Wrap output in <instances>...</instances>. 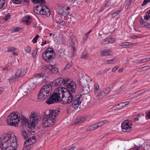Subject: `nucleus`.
Masks as SVG:
<instances>
[{
	"label": "nucleus",
	"instance_id": "1",
	"mask_svg": "<svg viewBox=\"0 0 150 150\" xmlns=\"http://www.w3.org/2000/svg\"><path fill=\"white\" fill-rule=\"evenodd\" d=\"M73 100V95L67 91L66 88L58 87L55 90L53 94L46 101V103L50 105L59 101L65 105L71 103Z\"/></svg>",
	"mask_w": 150,
	"mask_h": 150
},
{
	"label": "nucleus",
	"instance_id": "2",
	"mask_svg": "<svg viewBox=\"0 0 150 150\" xmlns=\"http://www.w3.org/2000/svg\"><path fill=\"white\" fill-rule=\"evenodd\" d=\"M16 138L14 134L5 135L0 140V147L2 150H15L17 147Z\"/></svg>",
	"mask_w": 150,
	"mask_h": 150
},
{
	"label": "nucleus",
	"instance_id": "3",
	"mask_svg": "<svg viewBox=\"0 0 150 150\" xmlns=\"http://www.w3.org/2000/svg\"><path fill=\"white\" fill-rule=\"evenodd\" d=\"M49 111V114L46 115V116L43 118L42 123L45 127H49L54 125L56 122V117L59 114V111L58 110H50Z\"/></svg>",
	"mask_w": 150,
	"mask_h": 150
},
{
	"label": "nucleus",
	"instance_id": "4",
	"mask_svg": "<svg viewBox=\"0 0 150 150\" xmlns=\"http://www.w3.org/2000/svg\"><path fill=\"white\" fill-rule=\"evenodd\" d=\"M39 116L35 113L31 114L29 116V122L28 119L24 117L22 118L21 120V123L22 125H28L29 128L31 129H34L36 126V123L38 120Z\"/></svg>",
	"mask_w": 150,
	"mask_h": 150
},
{
	"label": "nucleus",
	"instance_id": "5",
	"mask_svg": "<svg viewBox=\"0 0 150 150\" xmlns=\"http://www.w3.org/2000/svg\"><path fill=\"white\" fill-rule=\"evenodd\" d=\"M34 12L38 14L49 16L50 13V9L44 4H39L33 8Z\"/></svg>",
	"mask_w": 150,
	"mask_h": 150
},
{
	"label": "nucleus",
	"instance_id": "6",
	"mask_svg": "<svg viewBox=\"0 0 150 150\" xmlns=\"http://www.w3.org/2000/svg\"><path fill=\"white\" fill-rule=\"evenodd\" d=\"M51 91L52 86L50 84L44 85L39 91L38 95V98L44 99L51 94Z\"/></svg>",
	"mask_w": 150,
	"mask_h": 150
},
{
	"label": "nucleus",
	"instance_id": "7",
	"mask_svg": "<svg viewBox=\"0 0 150 150\" xmlns=\"http://www.w3.org/2000/svg\"><path fill=\"white\" fill-rule=\"evenodd\" d=\"M19 113L16 112H12L8 117L7 120V124L11 126H15L19 122L20 119Z\"/></svg>",
	"mask_w": 150,
	"mask_h": 150
},
{
	"label": "nucleus",
	"instance_id": "8",
	"mask_svg": "<svg viewBox=\"0 0 150 150\" xmlns=\"http://www.w3.org/2000/svg\"><path fill=\"white\" fill-rule=\"evenodd\" d=\"M64 86L67 88L66 89L67 91L69 92V93H71L70 92L72 93L75 92L76 86V83L73 81L67 79L65 84H64Z\"/></svg>",
	"mask_w": 150,
	"mask_h": 150
},
{
	"label": "nucleus",
	"instance_id": "9",
	"mask_svg": "<svg viewBox=\"0 0 150 150\" xmlns=\"http://www.w3.org/2000/svg\"><path fill=\"white\" fill-rule=\"evenodd\" d=\"M132 123L127 120L124 121L121 124L122 131L124 132H129L131 130Z\"/></svg>",
	"mask_w": 150,
	"mask_h": 150
},
{
	"label": "nucleus",
	"instance_id": "10",
	"mask_svg": "<svg viewBox=\"0 0 150 150\" xmlns=\"http://www.w3.org/2000/svg\"><path fill=\"white\" fill-rule=\"evenodd\" d=\"M94 96L96 100H98L100 98L103 96L102 91H101L99 88V85L96 83L94 85Z\"/></svg>",
	"mask_w": 150,
	"mask_h": 150
},
{
	"label": "nucleus",
	"instance_id": "11",
	"mask_svg": "<svg viewBox=\"0 0 150 150\" xmlns=\"http://www.w3.org/2000/svg\"><path fill=\"white\" fill-rule=\"evenodd\" d=\"M43 71L46 73H50L56 74L58 72V70L56 66H43Z\"/></svg>",
	"mask_w": 150,
	"mask_h": 150
},
{
	"label": "nucleus",
	"instance_id": "12",
	"mask_svg": "<svg viewBox=\"0 0 150 150\" xmlns=\"http://www.w3.org/2000/svg\"><path fill=\"white\" fill-rule=\"evenodd\" d=\"M81 95H77L76 96L75 98H73V101L72 103V106L73 108L75 109H77L78 108L79 106L82 103L81 100Z\"/></svg>",
	"mask_w": 150,
	"mask_h": 150
},
{
	"label": "nucleus",
	"instance_id": "13",
	"mask_svg": "<svg viewBox=\"0 0 150 150\" xmlns=\"http://www.w3.org/2000/svg\"><path fill=\"white\" fill-rule=\"evenodd\" d=\"M90 78L88 76H82L81 78L79 79L78 84L82 86L88 85V82L90 81Z\"/></svg>",
	"mask_w": 150,
	"mask_h": 150
},
{
	"label": "nucleus",
	"instance_id": "14",
	"mask_svg": "<svg viewBox=\"0 0 150 150\" xmlns=\"http://www.w3.org/2000/svg\"><path fill=\"white\" fill-rule=\"evenodd\" d=\"M67 79H64L63 78H58L56 79L54 81V85L56 87L62 86L65 84L66 81Z\"/></svg>",
	"mask_w": 150,
	"mask_h": 150
},
{
	"label": "nucleus",
	"instance_id": "15",
	"mask_svg": "<svg viewBox=\"0 0 150 150\" xmlns=\"http://www.w3.org/2000/svg\"><path fill=\"white\" fill-rule=\"evenodd\" d=\"M81 96V100L83 105L86 106L90 101L91 98L90 96L88 95H83V96Z\"/></svg>",
	"mask_w": 150,
	"mask_h": 150
},
{
	"label": "nucleus",
	"instance_id": "16",
	"mask_svg": "<svg viewBox=\"0 0 150 150\" xmlns=\"http://www.w3.org/2000/svg\"><path fill=\"white\" fill-rule=\"evenodd\" d=\"M76 41V37L74 35H71L67 42V45L69 47H74Z\"/></svg>",
	"mask_w": 150,
	"mask_h": 150
},
{
	"label": "nucleus",
	"instance_id": "17",
	"mask_svg": "<svg viewBox=\"0 0 150 150\" xmlns=\"http://www.w3.org/2000/svg\"><path fill=\"white\" fill-rule=\"evenodd\" d=\"M70 8V7H67L66 8H60L59 11V14L64 16L69 15L70 14V11L69 10Z\"/></svg>",
	"mask_w": 150,
	"mask_h": 150
},
{
	"label": "nucleus",
	"instance_id": "18",
	"mask_svg": "<svg viewBox=\"0 0 150 150\" xmlns=\"http://www.w3.org/2000/svg\"><path fill=\"white\" fill-rule=\"evenodd\" d=\"M108 122V120H104L93 124V126H94V127H95V129H97L100 128L102 126L107 123Z\"/></svg>",
	"mask_w": 150,
	"mask_h": 150
},
{
	"label": "nucleus",
	"instance_id": "19",
	"mask_svg": "<svg viewBox=\"0 0 150 150\" xmlns=\"http://www.w3.org/2000/svg\"><path fill=\"white\" fill-rule=\"evenodd\" d=\"M34 76L38 79L41 78L43 79L42 81L43 83H45L47 81L45 79L46 76L42 73L36 74Z\"/></svg>",
	"mask_w": 150,
	"mask_h": 150
},
{
	"label": "nucleus",
	"instance_id": "20",
	"mask_svg": "<svg viewBox=\"0 0 150 150\" xmlns=\"http://www.w3.org/2000/svg\"><path fill=\"white\" fill-rule=\"evenodd\" d=\"M81 91L83 95H88L87 94L89 91V85L82 86V88H81Z\"/></svg>",
	"mask_w": 150,
	"mask_h": 150
},
{
	"label": "nucleus",
	"instance_id": "21",
	"mask_svg": "<svg viewBox=\"0 0 150 150\" xmlns=\"http://www.w3.org/2000/svg\"><path fill=\"white\" fill-rule=\"evenodd\" d=\"M22 20L23 22L27 25H29L31 23V18L29 16L24 17Z\"/></svg>",
	"mask_w": 150,
	"mask_h": 150
},
{
	"label": "nucleus",
	"instance_id": "22",
	"mask_svg": "<svg viewBox=\"0 0 150 150\" xmlns=\"http://www.w3.org/2000/svg\"><path fill=\"white\" fill-rule=\"evenodd\" d=\"M22 69H19L17 70L15 74V76L16 77H22L25 73H26L25 71L22 72Z\"/></svg>",
	"mask_w": 150,
	"mask_h": 150
},
{
	"label": "nucleus",
	"instance_id": "23",
	"mask_svg": "<svg viewBox=\"0 0 150 150\" xmlns=\"http://www.w3.org/2000/svg\"><path fill=\"white\" fill-rule=\"evenodd\" d=\"M129 103V102L128 101L120 103L118 104L117 105H116V108L117 110H120L122 109L124 106L128 104Z\"/></svg>",
	"mask_w": 150,
	"mask_h": 150
},
{
	"label": "nucleus",
	"instance_id": "24",
	"mask_svg": "<svg viewBox=\"0 0 150 150\" xmlns=\"http://www.w3.org/2000/svg\"><path fill=\"white\" fill-rule=\"evenodd\" d=\"M42 58L45 61L49 63L53 62L54 60V58L52 56L42 57Z\"/></svg>",
	"mask_w": 150,
	"mask_h": 150
},
{
	"label": "nucleus",
	"instance_id": "25",
	"mask_svg": "<svg viewBox=\"0 0 150 150\" xmlns=\"http://www.w3.org/2000/svg\"><path fill=\"white\" fill-rule=\"evenodd\" d=\"M110 91V88L109 87H107L104 88L102 91L103 96H105L106 95L109 93Z\"/></svg>",
	"mask_w": 150,
	"mask_h": 150
},
{
	"label": "nucleus",
	"instance_id": "26",
	"mask_svg": "<svg viewBox=\"0 0 150 150\" xmlns=\"http://www.w3.org/2000/svg\"><path fill=\"white\" fill-rule=\"evenodd\" d=\"M100 55L103 56H110V51L106 50L102 51H101Z\"/></svg>",
	"mask_w": 150,
	"mask_h": 150
},
{
	"label": "nucleus",
	"instance_id": "27",
	"mask_svg": "<svg viewBox=\"0 0 150 150\" xmlns=\"http://www.w3.org/2000/svg\"><path fill=\"white\" fill-rule=\"evenodd\" d=\"M88 57V55L86 51H84L82 53L81 58L82 59H87Z\"/></svg>",
	"mask_w": 150,
	"mask_h": 150
},
{
	"label": "nucleus",
	"instance_id": "28",
	"mask_svg": "<svg viewBox=\"0 0 150 150\" xmlns=\"http://www.w3.org/2000/svg\"><path fill=\"white\" fill-rule=\"evenodd\" d=\"M54 21L57 24H60L62 25H64L66 24V23L65 21H61V20L59 21L57 19H56L54 20Z\"/></svg>",
	"mask_w": 150,
	"mask_h": 150
},
{
	"label": "nucleus",
	"instance_id": "29",
	"mask_svg": "<svg viewBox=\"0 0 150 150\" xmlns=\"http://www.w3.org/2000/svg\"><path fill=\"white\" fill-rule=\"evenodd\" d=\"M110 2H108V1L105 4V5H102L101 6V10H100V11H99V12H101V11H102L105 8H106V7H109L110 5Z\"/></svg>",
	"mask_w": 150,
	"mask_h": 150
},
{
	"label": "nucleus",
	"instance_id": "30",
	"mask_svg": "<svg viewBox=\"0 0 150 150\" xmlns=\"http://www.w3.org/2000/svg\"><path fill=\"white\" fill-rule=\"evenodd\" d=\"M85 120V118L84 117H79L76 121V122L78 124H81Z\"/></svg>",
	"mask_w": 150,
	"mask_h": 150
},
{
	"label": "nucleus",
	"instance_id": "31",
	"mask_svg": "<svg viewBox=\"0 0 150 150\" xmlns=\"http://www.w3.org/2000/svg\"><path fill=\"white\" fill-rule=\"evenodd\" d=\"M34 3H39L44 4L45 3V0H32Z\"/></svg>",
	"mask_w": 150,
	"mask_h": 150
},
{
	"label": "nucleus",
	"instance_id": "32",
	"mask_svg": "<svg viewBox=\"0 0 150 150\" xmlns=\"http://www.w3.org/2000/svg\"><path fill=\"white\" fill-rule=\"evenodd\" d=\"M32 144V143L29 140V139H28L25 142L24 144V146L29 147Z\"/></svg>",
	"mask_w": 150,
	"mask_h": 150
},
{
	"label": "nucleus",
	"instance_id": "33",
	"mask_svg": "<svg viewBox=\"0 0 150 150\" xmlns=\"http://www.w3.org/2000/svg\"><path fill=\"white\" fill-rule=\"evenodd\" d=\"M121 12L120 10H117L115 12H114L112 14V17L115 18Z\"/></svg>",
	"mask_w": 150,
	"mask_h": 150
},
{
	"label": "nucleus",
	"instance_id": "34",
	"mask_svg": "<svg viewBox=\"0 0 150 150\" xmlns=\"http://www.w3.org/2000/svg\"><path fill=\"white\" fill-rule=\"evenodd\" d=\"M53 54L45 51L42 54V57L53 56Z\"/></svg>",
	"mask_w": 150,
	"mask_h": 150
},
{
	"label": "nucleus",
	"instance_id": "35",
	"mask_svg": "<svg viewBox=\"0 0 150 150\" xmlns=\"http://www.w3.org/2000/svg\"><path fill=\"white\" fill-rule=\"evenodd\" d=\"M21 134L25 139H26L28 137V134L25 131H22L21 132Z\"/></svg>",
	"mask_w": 150,
	"mask_h": 150
},
{
	"label": "nucleus",
	"instance_id": "36",
	"mask_svg": "<svg viewBox=\"0 0 150 150\" xmlns=\"http://www.w3.org/2000/svg\"><path fill=\"white\" fill-rule=\"evenodd\" d=\"M142 24L144 25V26L146 28H150V23H147L146 21H144L143 22V23Z\"/></svg>",
	"mask_w": 150,
	"mask_h": 150
},
{
	"label": "nucleus",
	"instance_id": "37",
	"mask_svg": "<svg viewBox=\"0 0 150 150\" xmlns=\"http://www.w3.org/2000/svg\"><path fill=\"white\" fill-rule=\"evenodd\" d=\"M35 136H33L32 137L29 138V140L32 144L34 143L35 142Z\"/></svg>",
	"mask_w": 150,
	"mask_h": 150
},
{
	"label": "nucleus",
	"instance_id": "38",
	"mask_svg": "<svg viewBox=\"0 0 150 150\" xmlns=\"http://www.w3.org/2000/svg\"><path fill=\"white\" fill-rule=\"evenodd\" d=\"M45 51L50 53H52V54H53V53L54 52L53 49L52 48L50 47H49L47 48Z\"/></svg>",
	"mask_w": 150,
	"mask_h": 150
},
{
	"label": "nucleus",
	"instance_id": "39",
	"mask_svg": "<svg viewBox=\"0 0 150 150\" xmlns=\"http://www.w3.org/2000/svg\"><path fill=\"white\" fill-rule=\"evenodd\" d=\"M95 129V127H94V126H93V125H91L90 127H89L86 129V131L87 132L92 131L94 129Z\"/></svg>",
	"mask_w": 150,
	"mask_h": 150
},
{
	"label": "nucleus",
	"instance_id": "40",
	"mask_svg": "<svg viewBox=\"0 0 150 150\" xmlns=\"http://www.w3.org/2000/svg\"><path fill=\"white\" fill-rule=\"evenodd\" d=\"M5 3V0H0V9L3 7Z\"/></svg>",
	"mask_w": 150,
	"mask_h": 150
},
{
	"label": "nucleus",
	"instance_id": "41",
	"mask_svg": "<svg viewBox=\"0 0 150 150\" xmlns=\"http://www.w3.org/2000/svg\"><path fill=\"white\" fill-rule=\"evenodd\" d=\"M39 37V35H36V36L32 40V42L33 43H37V40Z\"/></svg>",
	"mask_w": 150,
	"mask_h": 150
},
{
	"label": "nucleus",
	"instance_id": "42",
	"mask_svg": "<svg viewBox=\"0 0 150 150\" xmlns=\"http://www.w3.org/2000/svg\"><path fill=\"white\" fill-rule=\"evenodd\" d=\"M133 0H126V6H127V8H128V7L130 5L131 3L132 2Z\"/></svg>",
	"mask_w": 150,
	"mask_h": 150
},
{
	"label": "nucleus",
	"instance_id": "43",
	"mask_svg": "<svg viewBox=\"0 0 150 150\" xmlns=\"http://www.w3.org/2000/svg\"><path fill=\"white\" fill-rule=\"evenodd\" d=\"M107 41L108 43H112L115 41V39L110 37L108 39Z\"/></svg>",
	"mask_w": 150,
	"mask_h": 150
},
{
	"label": "nucleus",
	"instance_id": "44",
	"mask_svg": "<svg viewBox=\"0 0 150 150\" xmlns=\"http://www.w3.org/2000/svg\"><path fill=\"white\" fill-rule=\"evenodd\" d=\"M140 115L139 114L137 115V116L135 115L133 117V119L135 121L139 120V118H140Z\"/></svg>",
	"mask_w": 150,
	"mask_h": 150
},
{
	"label": "nucleus",
	"instance_id": "45",
	"mask_svg": "<svg viewBox=\"0 0 150 150\" xmlns=\"http://www.w3.org/2000/svg\"><path fill=\"white\" fill-rule=\"evenodd\" d=\"M150 13L148 11L146 13V16H145L144 17V19L146 21L149 20V18H150V16H148V14Z\"/></svg>",
	"mask_w": 150,
	"mask_h": 150
},
{
	"label": "nucleus",
	"instance_id": "46",
	"mask_svg": "<svg viewBox=\"0 0 150 150\" xmlns=\"http://www.w3.org/2000/svg\"><path fill=\"white\" fill-rule=\"evenodd\" d=\"M130 42H124V48H129V47L130 45Z\"/></svg>",
	"mask_w": 150,
	"mask_h": 150
},
{
	"label": "nucleus",
	"instance_id": "47",
	"mask_svg": "<svg viewBox=\"0 0 150 150\" xmlns=\"http://www.w3.org/2000/svg\"><path fill=\"white\" fill-rule=\"evenodd\" d=\"M13 2L16 4H19L21 2V0H11Z\"/></svg>",
	"mask_w": 150,
	"mask_h": 150
},
{
	"label": "nucleus",
	"instance_id": "48",
	"mask_svg": "<svg viewBox=\"0 0 150 150\" xmlns=\"http://www.w3.org/2000/svg\"><path fill=\"white\" fill-rule=\"evenodd\" d=\"M88 37L85 35L83 36V39L81 43L82 44L87 39Z\"/></svg>",
	"mask_w": 150,
	"mask_h": 150
},
{
	"label": "nucleus",
	"instance_id": "49",
	"mask_svg": "<svg viewBox=\"0 0 150 150\" xmlns=\"http://www.w3.org/2000/svg\"><path fill=\"white\" fill-rule=\"evenodd\" d=\"M16 50V48L13 47H9L8 49V52H11Z\"/></svg>",
	"mask_w": 150,
	"mask_h": 150
},
{
	"label": "nucleus",
	"instance_id": "50",
	"mask_svg": "<svg viewBox=\"0 0 150 150\" xmlns=\"http://www.w3.org/2000/svg\"><path fill=\"white\" fill-rule=\"evenodd\" d=\"M25 51L27 52L30 53V52L31 48L29 47H25Z\"/></svg>",
	"mask_w": 150,
	"mask_h": 150
},
{
	"label": "nucleus",
	"instance_id": "51",
	"mask_svg": "<svg viewBox=\"0 0 150 150\" xmlns=\"http://www.w3.org/2000/svg\"><path fill=\"white\" fill-rule=\"evenodd\" d=\"M150 147V145L149 144H144V149L145 150H147V149H149Z\"/></svg>",
	"mask_w": 150,
	"mask_h": 150
},
{
	"label": "nucleus",
	"instance_id": "52",
	"mask_svg": "<svg viewBox=\"0 0 150 150\" xmlns=\"http://www.w3.org/2000/svg\"><path fill=\"white\" fill-rule=\"evenodd\" d=\"M149 61H150V58H147L145 59H142V60H141V63H143V62Z\"/></svg>",
	"mask_w": 150,
	"mask_h": 150
},
{
	"label": "nucleus",
	"instance_id": "53",
	"mask_svg": "<svg viewBox=\"0 0 150 150\" xmlns=\"http://www.w3.org/2000/svg\"><path fill=\"white\" fill-rule=\"evenodd\" d=\"M150 2V0H144L142 4V6H144L148 3Z\"/></svg>",
	"mask_w": 150,
	"mask_h": 150
},
{
	"label": "nucleus",
	"instance_id": "54",
	"mask_svg": "<svg viewBox=\"0 0 150 150\" xmlns=\"http://www.w3.org/2000/svg\"><path fill=\"white\" fill-rule=\"evenodd\" d=\"M146 66H144L142 67L141 68H139V71H144L145 70H146L147 69H146Z\"/></svg>",
	"mask_w": 150,
	"mask_h": 150
},
{
	"label": "nucleus",
	"instance_id": "55",
	"mask_svg": "<svg viewBox=\"0 0 150 150\" xmlns=\"http://www.w3.org/2000/svg\"><path fill=\"white\" fill-rule=\"evenodd\" d=\"M114 62V59H112L107 61V62L109 64H112Z\"/></svg>",
	"mask_w": 150,
	"mask_h": 150
},
{
	"label": "nucleus",
	"instance_id": "56",
	"mask_svg": "<svg viewBox=\"0 0 150 150\" xmlns=\"http://www.w3.org/2000/svg\"><path fill=\"white\" fill-rule=\"evenodd\" d=\"M22 28H16L14 29V32L19 31L20 30H21Z\"/></svg>",
	"mask_w": 150,
	"mask_h": 150
},
{
	"label": "nucleus",
	"instance_id": "57",
	"mask_svg": "<svg viewBox=\"0 0 150 150\" xmlns=\"http://www.w3.org/2000/svg\"><path fill=\"white\" fill-rule=\"evenodd\" d=\"M23 3H27L28 4L29 2V0H21V2Z\"/></svg>",
	"mask_w": 150,
	"mask_h": 150
},
{
	"label": "nucleus",
	"instance_id": "58",
	"mask_svg": "<svg viewBox=\"0 0 150 150\" xmlns=\"http://www.w3.org/2000/svg\"><path fill=\"white\" fill-rule=\"evenodd\" d=\"M71 47V51L73 52V54H74V52H75L76 50L75 48V45L74 47Z\"/></svg>",
	"mask_w": 150,
	"mask_h": 150
},
{
	"label": "nucleus",
	"instance_id": "59",
	"mask_svg": "<svg viewBox=\"0 0 150 150\" xmlns=\"http://www.w3.org/2000/svg\"><path fill=\"white\" fill-rule=\"evenodd\" d=\"M30 147L24 146L22 150H30Z\"/></svg>",
	"mask_w": 150,
	"mask_h": 150
},
{
	"label": "nucleus",
	"instance_id": "60",
	"mask_svg": "<svg viewBox=\"0 0 150 150\" xmlns=\"http://www.w3.org/2000/svg\"><path fill=\"white\" fill-rule=\"evenodd\" d=\"M146 115L150 119V111L146 113Z\"/></svg>",
	"mask_w": 150,
	"mask_h": 150
},
{
	"label": "nucleus",
	"instance_id": "61",
	"mask_svg": "<svg viewBox=\"0 0 150 150\" xmlns=\"http://www.w3.org/2000/svg\"><path fill=\"white\" fill-rule=\"evenodd\" d=\"M37 53V50H35L33 51V54L34 56H35Z\"/></svg>",
	"mask_w": 150,
	"mask_h": 150
},
{
	"label": "nucleus",
	"instance_id": "62",
	"mask_svg": "<svg viewBox=\"0 0 150 150\" xmlns=\"http://www.w3.org/2000/svg\"><path fill=\"white\" fill-rule=\"evenodd\" d=\"M118 67H115L114 68H113L112 69V71L113 72H114L117 69Z\"/></svg>",
	"mask_w": 150,
	"mask_h": 150
},
{
	"label": "nucleus",
	"instance_id": "63",
	"mask_svg": "<svg viewBox=\"0 0 150 150\" xmlns=\"http://www.w3.org/2000/svg\"><path fill=\"white\" fill-rule=\"evenodd\" d=\"M8 67L6 66L5 67H4L3 69V71H5V72H6L8 70Z\"/></svg>",
	"mask_w": 150,
	"mask_h": 150
},
{
	"label": "nucleus",
	"instance_id": "64",
	"mask_svg": "<svg viewBox=\"0 0 150 150\" xmlns=\"http://www.w3.org/2000/svg\"><path fill=\"white\" fill-rule=\"evenodd\" d=\"M76 148L75 146H73L69 148V150H74Z\"/></svg>",
	"mask_w": 150,
	"mask_h": 150
}]
</instances>
